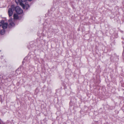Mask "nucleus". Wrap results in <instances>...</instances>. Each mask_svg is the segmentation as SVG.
<instances>
[{
    "label": "nucleus",
    "mask_w": 124,
    "mask_h": 124,
    "mask_svg": "<svg viewBox=\"0 0 124 124\" xmlns=\"http://www.w3.org/2000/svg\"><path fill=\"white\" fill-rule=\"evenodd\" d=\"M26 58H27V57H26L24 59V60H23V62L25 61V60H26Z\"/></svg>",
    "instance_id": "nucleus-9"
},
{
    "label": "nucleus",
    "mask_w": 124,
    "mask_h": 124,
    "mask_svg": "<svg viewBox=\"0 0 124 124\" xmlns=\"http://www.w3.org/2000/svg\"><path fill=\"white\" fill-rule=\"evenodd\" d=\"M15 7L14 5H12L10 8L8 9V14L9 17L12 16L13 12V11L15 10Z\"/></svg>",
    "instance_id": "nucleus-2"
},
{
    "label": "nucleus",
    "mask_w": 124,
    "mask_h": 124,
    "mask_svg": "<svg viewBox=\"0 0 124 124\" xmlns=\"http://www.w3.org/2000/svg\"><path fill=\"white\" fill-rule=\"evenodd\" d=\"M12 20H13L12 19L10 18L8 20V21L9 23V26L10 27H12L15 25V24L13 22H10V21H12Z\"/></svg>",
    "instance_id": "nucleus-5"
},
{
    "label": "nucleus",
    "mask_w": 124,
    "mask_h": 124,
    "mask_svg": "<svg viewBox=\"0 0 124 124\" xmlns=\"http://www.w3.org/2000/svg\"><path fill=\"white\" fill-rule=\"evenodd\" d=\"M5 77V75H0V85H1L2 84V79L5 80L6 79Z\"/></svg>",
    "instance_id": "nucleus-6"
},
{
    "label": "nucleus",
    "mask_w": 124,
    "mask_h": 124,
    "mask_svg": "<svg viewBox=\"0 0 124 124\" xmlns=\"http://www.w3.org/2000/svg\"><path fill=\"white\" fill-rule=\"evenodd\" d=\"M5 32V30L4 29L2 30H1L0 31V33L1 35H3Z\"/></svg>",
    "instance_id": "nucleus-8"
},
{
    "label": "nucleus",
    "mask_w": 124,
    "mask_h": 124,
    "mask_svg": "<svg viewBox=\"0 0 124 124\" xmlns=\"http://www.w3.org/2000/svg\"><path fill=\"white\" fill-rule=\"evenodd\" d=\"M1 59H2V60H2V61H3V60H4V59H2V58H1Z\"/></svg>",
    "instance_id": "nucleus-11"
},
{
    "label": "nucleus",
    "mask_w": 124,
    "mask_h": 124,
    "mask_svg": "<svg viewBox=\"0 0 124 124\" xmlns=\"http://www.w3.org/2000/svg\"><path fill=\"white\" fill-rule=\"evenodd\" d=\"M18 71V70H16V72H17Z\"/></svg>",
    "instance_id": "nucleus-10"
},
{
    "label": "nucleus",
    "mask_w": 124,
    "mask_h": 124,
    "mask_svg": "<svg viewBox=\"0 0 124 124\" xmlns=\"http://www.w3.org/2000/svg\"><path fill=\"white\" fill-rule=\"evenodd\" d=\"M8 25V23H4V21L3 20H1L0 21V26H2V28L4 29H6Z\"/></svg>",
    "instance_id": "nucleus-3"
},
{
    "label": "nucleus",
    "mask_w": 124,
    "mask_h": 124,
    "mask_svg": "<svg viewBox=\"0 0 124 124\" xmlns=\"http://www.w3.org/2000/svg\"><path fill=\"white\" fill-rule=\"evenodd\" d=\"M27 0H15L17 4H19L23 8V9L27 10L29 7L30 6L28 4L26 3L25 5L23 3L25 2Z\"/></svg>",
    "instance_id": "nucleus-1"
},
{
    "label": "nucleus",
    "mask_w": 124,
    "mask_h": 124,
    "mask_svg": "<svg viewBox=\"0 0 124 124\" xmlns=\"http://www.w3.org/2000/svg\"><path fill=\"white\" fill-rule=\"evenodd\" d=\"M30 0V1H31V0Z\"/></svg>",
    "instance_id": "nucleus-12"
},
{
    "label": "nucleus",
    "mask_w": 124,
    "mask_h": 124,
    "mask_svg": "<svg viewBox=\"0 0 124 124\" xmlns=\"http://www.w3.org/2000/svg\"><path fill=\"white\" fill-rule=\"evenodd\" d=\"M14 18V19H18V17L17 14H14L13 15Z\"/></svg>",
    "instance_id": "nucleus-7"
},
{
    "label": "nucleus",
    "mask_w": 124,
    "mask_h": 124,
    "mask_svg": "<svg viewBox=\"0 0 124 124\" xmlns=\"http://www.w3.org/2000/svg\"><path fill=\"white\" fill-rule=\"evenodd\" d=\"M15 10L16 12L18 14H22L23 12V11L21 8L18 6L16 7L15 8Z\"/></svg>",
    "instance_id": "nucleus-4"
}]
</instances>
